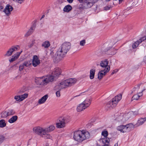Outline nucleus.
Segmentation results:
<instances>
[{
    "label": "nucleus",
    "instance_id": "nucleus-1",
    "mask_svg": "<svg viewBox=\"0 0 146 146\" xmlns=\"http://www.w3.org/2000/svg\"><path fill=\"white\" fill-rule=\"evenodd\" d=\"M55 128V126L53 125H51L46 128L38 126L34 127L33 131L36 134L45 139H50L51 137L48 133L52 131Z\"/></svg>",
    "mask_w": 146,
    "mask_h": 146
},
{
    "label": "nucleus",
    "instance_id": "nucleus-2",
    "mask_svg": "<svg viewBox=\"0 0 146 146\" xmlns=\"http://www.w3.org/2000/svg\"><path fill=\"white\" fill-rule=\"evenodd\" d=\"M71 46V44L69 42H66L62 44L56 52V58L60 60L64 57L70 49Z\"/></svg>",
    "mask_w": 146,
    "mask_h": 146
},
{
    "label": "nucleus",
    "instance_id": "nucleus-3",
    "mask_svg": "<svg viewBox=\"0 0 146 146\" xmlns=\"http://www.w3.org/2000/svg\"><path fill=\"white\" fill-rule=\"evenodd\" d=\"M90 137L89 132L85 130H78L74 133V138L75 140L78 142H82L89 139Z\"/></svg>",
    "mask_w": 146,
    "mask_h": 146
},
{
    "label": "nucleus",
    "instance_id": "nucleus-4",
    "mask_svg": "<svg viewBox=\"0 0 146 146\" xmlns=\"http://www.w3.org/2000/svg\"><path fill=\"white\" fill-rule=\"evenodd\" d=\"M54 80V76H52L47 75L40 77L36 78L35 82L37 85L41 86L46 85L50 82Z\"/></svg>",
    "mask_w": 146,
    "mask_h": 146
},
{
    "label": "nucleus",
    "instance_id": "nucleus-5",
    "mask_svg": "<svg viewBox=\"0 0 146 146\" xmlns=\"http://www.w3.org/2000/svg\"><path fill=\"white\" fill-rule=\"evenodd\" d=\"M76 82V79L70 78L58 83L56 87L58 90H60L70 87L75 84Z\"/></svg>",
    "mask_w": 146,
    "mask_h": 146
},
{
    "label": "nucleus",
    "instance_id": "nucleus-6",
    "mask_svg": "<svg viewBox=\"0 0 146 146\" xmlns=\"http://www.w3.org/2000/svg\"><path fill=\"white\" fill-rule=\"evenodd\" d=\"M70 120L68 118L61 117H59L56 120V125L58 128H63L65 127L66 123L69 122Z\"/></svg>",
    "mask_w": 146,
    "mask_h": 146
},
{
    "label": "nucleus",
    "instance_id": "nucleus-7",
    "mask_svg": "<svg viewBox=\"0 0 146 146\" xmlns=\"http://www.w3.org/2000/svg\"><path fill=\"white\" fill-rule=\"evenodd\" d=\"M122 95L119 94L112 99L111 101H110L107 104L106 106L111 109L116 106L118 102L121 99Z\"/></svg>",
    "mask_w": 146,
    "mask_h": 146
},
{
    "label": "nucleus",
    "instance_id": "nucleus-8",
    "mask_svg": "<svg viewBox=\"0 0 146 146\" xmlns=\"http://www.w3.org/2000/svg\"><path fill=\"white\" fill-rule=\"evenodd\" d=\"M133 127L132 123H130L126 125H120L117 127V129L121 132L123 133L128 132L130 131Z\"/></svg>",
    "mask_w": 146,
    "mask_h": 146
},
{
    "label": "nucleus",
    "instance_id": "nucleus-9",
    "mask_svg": "<svg viewBox=\"0 0 146 146\" xmlns=\"http://www.w3.org/2000/svg\"><path fill=\"white\" fill-rule=\"evenodd\" d=\"M15 113V111L14 110L9 109L2 112L1 113V117L2 118H5L9 116L14 115Z\"/></svg>",
    "mask_w": 146,
    "mask_h": 146
},
{
    "label": "nucleus",
    "instance_id": "nucleus-10",
    "mask_svg": "<svg viewBox=\"0 0 146 146\" xmlns=\"http://www.w3.org/2000/svg\"><path fill=\"white\" fill-rule=\"evenodd\" d=\"M19 48L20 47L18 45L12 46L7 51L6 53L4 55V56L7 57L10 56L13 52L19 50Z\"/></svg>",
    "mask_w": 146,
    "mask_h": 146
},
{
    "label": "nucleus",
    "instance_id": "nucleus-11",
    "mask_svg": "<svg viewBox=\"0 0 146 146\" xmlns=\"http://www.w3.org/2000/svg\"><path fill=\"white\" fill-rule=\"evenodd\" d=\"M102 135L104 137L100 139V141L103 143H109L110 141V139L109 138L107 137L108 135V131L106 130L102 131Z\"/></svg>",
    "mask_w": 146,
    "mask_h": 146
},
{
    "label": "nucleus",
    "instance_id": "nucleus-12",
    "mask_svg": "<svg viewBox=\"0 0 146 146\" xmlns=\"http://www.w3.org/2000/svg\"><path fill=\"white\" fill-rule=\"evenodd\" d=\"M13 7L11 5L7 4L3 11L7 16H9L11 14V12L13 9Z\"/></svg>",
    "mask_w": 146,
    "mask_h": 146
},
{
    "label": "nucleus",
    "instance_id": "nucleus-13",
    "mask_svg": "<svg viewBox=\"0 0 146 146\" xmlns=\"http://www.w3.org/2000/svg\"><path fill=\"white\" fill-rule=\"evenodd\" d=\"M110 69V66H108L106 68H105L104 70L100 71L98 74V78L99 79H101L109 71Z\"/></svg>",
    "mask_w": 146,
    "mask_h": 146
},
{
    "label": "nucleus",
    "instance_id": "nucleus-14",
    "mask_svg": "<svg viewBox=\"0 0 146 146\" xmlns=\"http://www.w3.org/2000/svg\"><path fill=\"white\" fill-rule=\"evenodd\" d=\"M98 0H87L84 2V6L85 8L91 7L94 3L96 2Z\"/></svg>",
    "mask_w": 146,
    "mask_h": 146
},
{
    "label": "nucleus",
    "instance_id": "nucleus-15",
    "mask_svg": "<svg viewBox=\"0 0 146 146\" xmlns=\"http://www.w3.org/2000/svg\"><path fill=\"white\" fill-rule=\"evenodd\" d=\"M28 96L27 94H24L23 95H17L14 97V99L17 102H21L27 98Z\"/></svg>",
    "mask_w": 146,
    "mask_h": 146
},
{
    "label": "nucleus",
    "instance_id": "nucleus-16",
    "mask_svg": "<svg viewBox=\"0 0 146 146\" xmlns=\"http://www.w3.org/2000/svg\"><path fill=\"white\" fill-rule=\"evenodd\" d=\"M32 64L31 60L25 62L21 64L19 66V69L20 71H22L24 68L25 66L28 67Z\"/></svg>",
    "mask_w": 146,
    "mask_h": 146
},
{
    "label": "nucleus",
    "instance_id": "nucleus-17",
    "mask_svg": "<svg viewBox=\"0 0 146 146\" xmlns=\"http://www.w3.org/2000/svg\"><path fill=\"white\" fill-rule=\"evenodd\" d=\"M61 73V70L58 68H55L52 72L51 75H49L52 76H54V79L55 77L58 76Z\"/></svg>",
    "mask_w": 146,
    "mask_h": 146
},
{
    "label": "nucleus",
    "instance_id": "nucleus-18",
    "mask_svg": "<svg viewBox=\"0 0 146 146\" xmlns=\"http://www.w3.org/2000/svg\"><path fill=\"white\" fill-rule=\"evenodd\" d=\"M146 39L145 36H144L140 39L138 41L135 42L132 45V48L133 49L136 48L139 44L141 43L143 41L145 40Z\"/></svg>",
    "mask_w": 146,
    "mask_h": 146
},
{
    "label": "nucleus",
    "instance_id": "nucleus-19",
    "mask_svg": "<svg viewBox=\"0 0 146 146\" xmlns=\"http://www.w3.org/2000/svg\"><path fill=\"white\" fill-rule=\"evenodd\" d=\"M40 63V61L38 56L36 55L34 56L33 57L32 61L33 65L36 67Z\"/></svg>",
    "mask_w": 146,
    "mask_h": 146
},
{
    "label": "nucleus",
    "instance_id": "nucleus-20",
    "mask_svg": "<svg viewBox=\"0 0 146 146\" xmlns=\"http://www.w3.org/2000/svg\"><path fill=\"white\" fill-rule=\"evenodd\" d=\"M87 108L86 106L82 102L77 106L76 110L80 112L84 110Z\"/></svg>",
    "mask_w": 146,
    "mask_h": 146
},
{
    "label": "nucleus",
    "instance_id": "nucleus-21",
    "mask_svg": "<svg viewBox=\"0 0 146 146\" xmlns=\"http://www.w3.org/2000/svg\"><path fill=\"white\" fill-rule=\"evenodd\" d=\"M146 121V117L140 118L137 121V122L135 124V127H137L143 124Z\"/></svg>",
    "mask_w": 146,
    "mask_h": 146
},
{
    "label": "nucleus",
    "instance_id": "nucleus-22",
    "mask_svg": "<svg viewBox=\"0 0 146 146\" xmlns=\"http://www.w3.org/2000/svg\"><path fill=\"white\" fill-rule=\"evenodd\" d=\"M109 61L107 59H105L102 60L100 62V66L103 68H106L108 66H110L108 65Z\"/></svg>",
    "mask_w": 146,
    "mask_h": 146
},
{
    "label": "nucleus",
    "instance_id": "nucleus-23",
    "mask_svg": "<svg viewBox=\"0 0 146 146\" xmlns=\"http://www.w3.org/2000/svg\"><path fill=\"white\" fill-rule=\"evenodd\" d=\"M48 97V95L47 94L45 95L42 97L38 101V103L39 104H44L45 102Z\"/></svg>",
    "mask_w": 146,
    "mask_h": 146
},
{
    "label": "nucleus",
    "instance_id": "nucleus-24",
    "mask_svg": "<svg viewBox=\"0 0 146 146\" xmlns=\"http://www.w3.org/2000/svg\"><path fill=\"white\" fill-rule=\"evenodd\" d=\"M145 90V89H143L140 92L137 93L136 94L134 95L132 98L133 100H137L139 99V97L143 95V92Z\"/></svg>",
    "mask_w": 146,
    "mask_h": 146
},
{
    "label": "nucleus",
    "instance_id": "nucleus-25",
    "mask_svg": "<svg viewBox=\"0 0 146 146\" xmlns=\"http://www.w3.org/2000/svg\"><path fill=\"white\" fill-rule=\"evenodd\" d=\"M92 101L91 98H88L86 99L83 102L84 104L88 108L89 106L91 104Z\"/></svg>",
    "mask_w": 146,
    "mask_h": 146
},
{
    "label": "nucleus",
    "instance_id": "nucleus-26",
    "mask_svg": "<svg viewBox=\"0 0 146 146\" xmlns=\"http://www.w3.org/2000/svg\"><path fill=\"white\" fill-rule=\"evenodd\" d=\"M18 118L17 115L13 116L9 119L8 122L10 123H14L17 120Z\"/></svg>",
    "mask_w": 146,
    "mask_h": 146
},
{
    "label": "nucleus",
    "instance_id": "nucleus-27",
    "mask_svg": "<svg viewBox=\"0 0 146 146\" xmlns=\"http://www.w3.org/2000/svg\"><path fill=\"white\" fill-rule=\"evenodd\" d=\"M35 29V27L34 26L31 27L27 32L25 35V36H28L31 34L34 30Z\"/></svg>",
    "mask_w": 146,
    "mask_h": 146
},
{
    "label": "nucleus",
    "instance_id": "nucleus-28",
    "mask_svg": "<svg viewBox=\"0 0 146 146\" xmlns=\"http://www.w3.org/2000/svg\"><path fill=\"white\" fill-rule=\"evenodd\" d=\"M50 45V43L49 41H46L44 42L42 44V47H44V48H46L48 47Z\"/></svg>",
    "mask_w": 146,
    "mask_h": 146
},
{
    "label": "nucleus",
    "instance_id": "nucleus-29",
    "mask_svg": "<svg viewBox=\"0 0 146 146\" xmlns=\"http://www.w3.org/2000/svg\"><path fill=\"white\" fill-rule=\"evenodd\" d=\"M72 9V7L70 5L66 6L63 9V11L66 12H68Z\"/></svg>",
    "mask_w": 146,
    "mask_h": 146
},
{
    "label": "nucleus",
    "instance_id": "nucleus-30",
    "mask_svg": "<svg viewBox=\"0 0 146 146\" xmlns=\"http://www.w3.org/2000/svg\"><path fill=\"white\" fill-rule=\"evenodd\" d=\"M95 70L93 69H91L90 72V78L91 79H93L94 77L95 73Z\"/></svg>",
    "mask_w": 146,
    "mask_h": 146
},
{
    "label": "nucleus",
    "instance_id": "nucleus-31",
    "mask_svg": "<svg viewBox=\"0 0 146 146\" xmlns=\"http://www.w3.org/2000/svg\"><path fill=\"white\" fill-rule=\"evenodd\" d=\"M6 126V123L4 119H1L0 120V127H3Z\"/></svg>",
    "mask_w": 146,
    "mask_h": 146
},
{
    "label": "nucleus",
    "instance_id": "nucleus-32",
    "mask_svg": "<svg viewBox=\"0 0 146 146\" xmlns=\"http://www.w3.org/2000/svg\"><path fill=\"white\" fill-rule=\"evenodd\" d=\"M22 52V50L20 52H18L16 53L13 55L15 57V58L17 59L19 58Z\"/></svg>",
    "mask_w": 146,
    "mask_h": 146
},
{
    "label": "nucleus",
    "instance_id": "nucleus-33",
    "mask_svg": "<svg viewBox=\"0 0 146 146\" xmlns=\"http://www.w3.org/2000/svg\"><path fill=\"white\" fill-rule=\"evenodd\" d=\"M144 86L143 84H138L136 87L134 88V89L138 90L140 88H142V87Z\"/></svg>",
    "mask_w": 146,
    "mask_h": 146
},
{
    "label": "nucleus",
    "instance_id": "nucleus-34",
    "mask_svg": "<svg viewBox=\"0 0 146 146\" xmlns=\"http://www.w3.org/2000/svg\"><path fill=\"white\" fill-rule=\"evenodd\" d=\"M117 50L113 48L112 49L110 53V55H114L117 52Z\"/></svg>",
    "mask_w": 146,
    "mask_h": 146
},
{
    "label": "nucleus",
    "instance_id": "nucleus-35",
    "mask_svg": "<svg viewBox=\"0 0 146 146\" xmlns=\"http://www.w3.org/2000/svg\"><path fill=\"white\" fill-rule=\"evenodd\" d=\"M17 59V58L13 55L12 57L9 59V61L10 62H12Z\"/></svg>",
    "mask_w": 146,
    "mask_h": 146
},
{
    "label": "nucleus",
    "instance_id": "nucleus-36",
    "mask_svg": "<svg viewBox=\"0 0 146 146\" xmlns=\"http://www.w3.org/2000/svg\"><path fill=\"white\" fill-rule=\"evenodd\" d=\"M86 43V40H81L80 42V45L81 46H84Z\"/></svg>",
    "mask_w": 146,
    "mask_h": 146
},
{
    "label": "nucleus",
    "instance_id": "nucleus-37",
    "mask_svg": "<svg viewBox=\"0 0 146 146\" xmlns=\"http://www.w3.org/2000/svg\"><path fill=\"white\" fill-rule=\"evenodd\" d=\"M5 140V137L2 135H0V144H1Z\"/></svg>",
    "mask_w": 146,
    "mask_h": 146
},
{
    "label": "nucleus",
    "instance_id": "nucleus-38",
    "mask_svg": "<svg viewBox=\"0 0 146 146\" xmlns=\"http://www.w3.org/2000/svg\"><path fill=\"white\" fill-rule=\"evenodd\" d=\"M56 94L57 97H60V90H59L57 91L56 92Z\"/></svg>",
    "mask_w": 146,
    "mask_h": 146
},
{
    "label": "nucleus",
    "instance_id": "nucleus-39",
    "mask_svg": "<svg viewBox=\"0 0 146 146\" xmlns=\"http://www.w3.org/2000/svg\"><path fill=\"white\" fill-rule=\"evenodd\" d=\"M13 1L21 4L23 3L25 0H13Z\"/></svg>",
    "mask_w": 146,
    "mask_h": 146
},
{
    "label": "nucleus",
    "instance_id": "nucleus-40",
    "mask_svg": "<svg viewBox=\"0 0 146 146\" xmlns=\"http://www.w3.org/2000/svg\"><path fill=\"white\" fill-rule=\"evenodd\" d=\"M123 117L122 115H120L117 118V120L119 121H120L122 120Z\"/></svg>",
    "mask_w": 146,
    "mask_h": 146
},
{
    "label": "nucleus",
    "instance_id": "nucleus-41",
    "mask_svg": "<svg viewBox=\"0 0 146 146\" xmlns=\"http://www.w3.org/2000/svg\"><path fill=\"white\" fill-rule=\"evenodd\" d=\"M35 43V40H33L31 42V43H30L29 45V47H32Z\"/></svg>",
    "mask_w": 146,
    "mask_h": 146
},
{
    "label": "nucleus",
    "instance_id": "nucleus-42",
    "mask_svg": "<svg viewBox=\"0 0 146 146\" xmlns=\"http://www.w3.org/2000/svg\"><path fill=\"white\" fill-rule=\"evenodd\" d=\"M110 7L109 6H106L104 7V9L105 10H107L110 9Z\"/></svg>",
    "mask_w": 146,
    "mask_h": 146
},
{
    "label": "nucleus",
    "instance_id": "nucleus-43",
    "mask_svg": "<svg viewBox=\"0 0 146 146\" xmlns=\"http://www.w3.org/2000/svg\"><path fill=\"white\" fill-rule=\"evenodd\" d=\"M117 71V70H114L112 72L111 74H113L114 73H116Z\"/></svg>",
    "mask_w": 146,
    "mask_h": 146
},
{
    "label": "nucleus",
    "instance_id": "nucleus-44",
    "mask_svg": "<svg viewBox=\"0 0 146 146\" xmlns=\"http://www.w3.org/2000/svg\"><path fill=\"white\" fill-rule=\"evenodd\" d=\"M67 1L69 3H71L73 1V0H67Z\"/></svg>",
    "mask_w": 146,
    "mask_h": 146
},
{
    "label": "nucleus",
    "instance_id": "nucleus-45",
    "mask_svg": "<svg viewBox=\"0 0 146 146\" xmlns=\"http://www.w3.org/2000/svg\"><path fill=\"white\" fill-rule=\"evenodd\" d=\"M143 61L145 63H146V56L144 57Z\"/></svg>",
    "mask_w": 146,
    "mask_h": 146
},
{
    "label": "nucleus",
    "instance_id": "nucleus-46",
    "mask_svg": "<svg viewBox=\"0 0 146 146\" xmlns=\"http://www.w3.org/2000/svg\"><path fill=\"white\" fill-rule=\"evenodd\" d=\"M3 7L2 6H0V11L2 9H3Z\"/></svg>",
    "mask_w": 146,
    "mask_h": 146
},
{
    "label": "nucleus",
    "instance_id": "nucleus-47",
    "mask_svg": "<svg viewBox=\"0 0 146 146\" xmlns=\"http://www.w3.org/2000/svg\"><path fill=\"white\" fill-rule=\"evenodd\" d=\"M138 113L137 112H134V113H133V114L134 115H137V114H138Z\"/></svg>",
    "mask_w": 146,
    "mask_h": 146
},
{
    "label": "nucleus",
    "instance_id": "nucleus-48",
    "mask_svg": "<svg viewBox=\"0 0 146 146\" xmlns=\"http://www.w3.org/2000/svg\"><path fill=\"white\" fill-rule=\"evenodd\" d=\"M19 77V76H17L15 77V78H14V79L15 80L16 79H17V78L18 77Z\"/></svg>",
    "mask_w": 146,
    "mask_h": 146
},
{
    "label": "nucleus",
    "instance_id": "nucleus-49",
    "mask_svg": "<svg viewBox=\"0 0 146 146\" xmlns=\"http://www.w3.org/2000/svg\"><path fill=\"white\" fill-rule=\"evenodd\" d=\"M81 3L82 2L83 0H78Z\"/></svg>",
    "mask_w": 146,
    "mask_h": 146
},
{
    "label": "nucleus",
    "instance_id": "nucleus-50",
    "mask_svg": "<svg viewBox=\"0 0 146 146\" xmlns=\"http://www.w3.org/2000/svg\"><path fill=\"white\" fill-rule=\"evenodd\" d=\"M118 146V144L117 143H116L115 144L114 146Z\"/></svg>",
    "mask_w": 146,
    "mask_h": 146
},
{
    "label": "nucleus",
    "instance_id": "nucleus-51",
    "mask_svg": "<svg viewBox=\"0 0 146 146\" xmlns=\"http://www.w3.org/2000/svg\"><path fill=\"white\" fill-rule=\"evenodd\" d=\"M44 17V15H43L42 16V17L41 18V19H42Z\"/></svg>",
    "mask_w": 146,
    "mask_h": 146
},
{
    "label": "nucleus",
    "instance_id": "nucleus-52",
    "mask_svg": "<svg viewBox=\"0 0 146 146\" xmlns=\"http://www.w3.org/2000/svg\"><path fill=\"white\" fill-rule=\"evenodd\" d=\"M80 96V95H78V96H74V97H77V96Z\"/></svg>",
    "mask_w": 146,
    "mask_h": 146
}]
</instances>
